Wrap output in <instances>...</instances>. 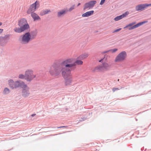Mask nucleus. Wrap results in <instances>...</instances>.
<instances>
[{"instance_id": "obj_1", "label": "nucleus", "mask_w": 151, "mask_h": 151, "mask_svg": "<svg viewBox=\"0 0 151 151\" xmlns=\"http://www.w3.org/2000/svg\"><path fill=\"white\" fill-rule=\"evenodd\" d=\"M62 62L58 61L53 63L50 67L49 70L50 74L54 77L59 76L63 71L65 70V63Z\"/></svg>"}, {"instance_id": "obj_2", "label": "nucleus", "mask_w": 151, "mask_h": 151, "mask_svg": "<svg viewBox=\"0 0 151 151\" xmlns=\"http://www.w3.org/2000/svg\"><path fill=\"white\" fill-rule=\"evenodd\" d=\"M80 59H78V57L76 59L73 58H68L64 61L63 63H65V67L69 68L71 70H74L76 68L77 65H81L83 62Z\"/></svg>"}, {"instance_id": "obj_3", "label": "nucleus", "mask_w": 151, "mask_h": 151, "mask_svg": "<svg viewBox=\"0 0 151 151\" xmlns=\"http://www.w3.org/2000/svg\"><path fill=\"white\" fill-rule=\"evenodd\" d=\"M71 69L69 68H65V71H62V75L65 80V86L71 85L73 81V77L71 74Z\"/></svg>"}, {"instance_id": "obj_4", "label": "nucleus", "mask_w": 151, "mask_h": 151, "mask_svg": "<svg viewBox=\"0 0 151 151\" xmlns=\"http://www.w3.org/2000/svg\"><path fill=\"white\" fill-rule=\"evenodd\" d=\"M32 40L30 37L29 32H27L24 35L20 36L19 41L22 44H27Z\"/></svg>"}, {"instance_id": "obj_5", "label": "nucleus", "mask_w": 151, "mask_h": 151, "mask_svg": "<svg viewBox=\"0 0 151 151\" xmlns=\"http://www.w3.org/2000/svg\"><path fill=\"white\" fill-rule=\"evenodd\" d=\"M8 84L10 88L12 89H16L24 85V82L20 81L14 82L13 79H10L8 80Z\"/></svg>"}, {"instance_id": "obj_6", "label": "nucleus", "mask_w": 151, "mask_h": 151, "mask_svg": "<svg viewBox=\"0 0 151 151\" xmlns=\"http://www.w3.org/2000/svg\"><path fill=\"white\" fill-rule=\"evenodd\" d=\"M39 6V1H36L35 3L30 5L27 11V13L29 14L32 12H34L36 11V9L38 8Z\"/></svg>"}, {"instance_id": "obj_7", "label": "nucleus", "mask_w": 151, "mask_h": 151, "mask_svg": "<svg viewBox=\"0 0 151 151\" xmlns=\"http://www.w3.org/2000/svg\"><path fill=\"white\" fill-rule=\"evenodd\" d=\"M127 56V54L125 51L121 52L116 57L115 62H122L124 60Z\"/></svg>"}, {"instance_id": "obj_8", "label": "nucleus", "mask_w": 151, "mask_h": 151, "mask_svg": "<svg viewBox=\"0 0 151 151\" xmlns=\"http://www.w3.org/2000/svg\"><path fill=\"white\" fill-rule=\"evenodd\" d=\"M19 27H16L14 29V31L18 33H21L29 28V26L28 23L19 26Z\"/></svg>"}, {"instance_id": "obj_9", "label": "nucleus", "mask_w": 151, "mask_h": 151, "mask_svg": "<svg viewBox=\"0 0 151 151\" xmlns=\"http://www.w3.org/2000/svg\"><path fill=\"white\" fill-rule=\"evenodd\" d=\"M22 88V95L23 96L26 97L28 96L30 94L29 91V88L27 85L24 82V85H23L20 87Z\"/></svg>"}, {"instance_id": "obj_10", "label": "nucleus", "mask_w": 151, "mask_h": 151, "mask_svg": "<svg viewBox=\"0 0 151 151\" xmlns=\"http://www.w3.org/2000/svg\"><path fill=\"white\" fill-rule=\"evenodd\" d=\"M26 78L25 80L27 81L30 82L35 78V75L33 74L32 72L29 70H28L25 72Z\"/></svg>"}, {"instance_id": "obj_11", "label": "nucleus", "mask_w": 151, "mask_h": 151, "mask_svg": "<svg viewBox=\"0 0 151 151\" xmlns=\"http://www.w3.org/2000/svg\"><path fill=\"white\" fill-rule=\"evenodd\" d=\"M135 23L136 22H134L131 23H129V24L127 25L126 26L124 27V28L125 29L126 28L128 27V29L129 30H131L141 26L139 22L137 24L134 25Z\"/></svg>"}, {"instance_id": "obj_12", "label": "nucleus", "mask_w": 151, "mask_h": 151, "mask_svg": "<svg viewBox=\"0 0 151 151\" xmlns=\"http://www.w3.org/2000/svg\"><path fill=\"white\" fill-rule=\"evenodd\" d=\"M108 67V65L106 63H102L101 65H99L96 67L93 70V72L96 71L97 70L98 71H101L104 69H106Z\"/></svg>"}, {"instance_id": "obj_13", "label": "nucleus", "mask_w": 151, "mask_h": 151, "mask_svg": "<svg viewBox=\"0 0 151 151\" xmlns=\"http://www.w3.org/2000/svg\"><path fill=\"white\" fill-rule=\"evenodd\" d=\"M150 6H151V4H141L136 6L135 7V9L137 11H141L144 10L146 7Z\"/></svg>"}, {"instance_id": "obj_14", "label": "nucleus", "mask_w": 151, "mask_h": 151, "mask_svg": "<svg viewBox=\"0 0 151 151\" xmlns=\"http://www.w3.org/2000/svg\"><path fill=\"white\" fill-rule=\"evenodd\" d=\"M128 14L129 12L127 11L126 12L122 15L117 16L115 17L114 20L116 21H118L126 17Z\"/></svg>"}, {"instance_id": "obj_15", "label": "nucleus", "mask_w": 151, "mask_h": 151, "mask_svg": "<svg viewBox=\"0 0 151 151\" xmlns=\"http://www.w3.org/2000/svg\"><path fill=\"white\" fill-rule=\"evenodd\" d=\"M10 35L7 34L4 37H0V41L6 43L7 42V40L9 39Z\"/></svg>"}, {"instance_id": "obj_16", "label": "nucleus", "mask_w": 151, "mask_h": 151, "mask_svg": "<svg viewBox=\"0 0 151 151\" xmlns=\"http://www.w3.org/2000/svg\"><path fill=\"white\" fill-rule=\"evenodd\" d=\"M68 12V10L67 9L62 10L58 12L57 17H61L65 14Z\"/></svg>"}, {"instance_id": "obj_17", "label": "nucleus", "mask_w": 151, "mask_h": 151, "mask_svg": "<svg viewBox=\"0 0 151 151\" xmlns=\"http://www.w3.org/2000/svg\"><path fill=\"white\" fill-rule=\"evenodd\" d=\"M29 33L30 34V37L32 40L36 37L37 33V30L35 29L32 30L30 32H29Z\"/></svg>"}, {"instance_id": "obj_18", "label": "nucleus", "mask_w": 151, "mask_h": 151, "mask_svg": "<svg viewBox=\"0 0 151 151\" xmlns=\"http://www.w3.org/2000/svg\"><path fill=\"white\" fill-rule=\"evenodd\" d=\"M31 14V16L33 18L34 21L38 20L40 19V17L35 13L32 12Z\"/></svg>"}, {"instance_id": "obj_19", "label": "nucleus", "mask_w": 151, "mask_h": 151, "mask_svg": "<svg viewBox=\"0 0 151 151\" xmlns=\"http://www.w3.org/2000/svg\"><path fill=\"white\" fill-rule=\"evenodd\" d=\"M94 12L93 10H91L87 12L82 14L83 17H87L92 15Z\"/></svg>"}, {"instance_id": "obj_20", "label": "nucleus", "mask_w": 151, "mask_h": 151, "mask_svg": "<svg viewBox=\"0 0 151 151\" xmlns=\"http://www.w3.org/2000/svg\"><path fill=\"white\" fill-rule=\"evenodd\" d=\"M28 23L27 20L25 18H22L18 20V25L19 26Z\"/></svg>"}, {"instance_id": "obj_21", "label": "nucleus", "mask_w": 151, "mask_h": 151, "mask_svg": "<svg viewBox=\"0 0 151 151\" xmlns=\"http://www.w3.org/2000/svg\"><path fill=\"white\" fill-rule=\"evenodd\" d=\"M88 56V55L87 54L85 53L83 54L78 57V59H80L81 60H83L87 57Z\"/></svg>"}, {"instance_id": "obj_22", "label": "nucleus", "mask_w": 151, "mask_h": 151, "mask_svg": "<svg viewBox=\"0 0 151 151\" xmlns=\"http://www.w3.org/2000/svg\"><path fill=\"white\" fill-rule=\"evenodd\" d=\"M96 2H97L96 0H92L88 2V3L91 8L94 6L95 5L96 3Z\"/></svg>"}, {"instance_id": "obj_23", "label": "nucleus", "mask_w": 151, "mask_h": 151, "mask_svg": "<svg viewBox=\"0 0 151 151\" xmlns=\"http://www.w3.org/2000/svg\"><path fill=\"white\" fill-rule=\"evenodd\" d=\"M50 11V10L46 9L45 10H43L40 13V14L41 16H43L47 14Z\"/></svg>"}, {"instance_id": "obj_24", "label": "nucleus", "mask_w": 151, "mask_h": 151, "mask_svg": "<svg viewBox=\"0 0 151 151\" xmlns=\"http://www.w3.org/2000/svg\"><path fill=\"white\" fill-rule=\"evenodd\" d=\"M91 8V7L90 6L88 2L84 4L83 9L84 10H85L86 9H87L88 8L90 9Z\"/></svg>"}, {"instance_id": "obj_25", "label": "nucleus", "mask_w": 151, "mask_h": 151, "mask_svg": "<svg viewBox=\"0 0 151 151\" xmlns=\"http://www.w3.org/2000/svg\"><path fill=\"white\" fill-rule=\"evenodd\" d=\"M9 89L7 88H5L3 91V93L4 94H7L10 93Z\"/></svg>"}, {"instance_id": "obj_26", "label": "nucleus", "mask_w": 151, "mask_h": 151, "mask_svg": "<svg viewBox=\"0 0 151 151\" xmlns=\"http://www.w3.org/2000/svg\"><path fill=\"white\" fill-rule=\"evenodd\" d=\"M26 78L25 73L24 75L22 74H20L19 75L18 78L20 79H25Z\"/></svg>"}, {"instance_id": "obj_27", "label": "nucleus", "mask_w": 151, "mask_h": 151, "mask_svg": "<svg viewBox=\"0 0 151 151\" xmlns=\"http://www.w3.org/2000/svg\"><path fill=\"white\" fill-rule=\"evenodd\" d=\"M110 50H111V51L112 53H114L116 51L118 50V49L117 48H114L110 49Z\"/></svg>"}, {"instance_id": "obj_28", "label": "nucleus", "mask_w": 151, "mask_h": 151, "mask_svg": "<svg viewBox=\"0 0 151 151\" xmlns=\"http://www.w3.org/2000/svg\"><path fill=\"white\" fill-rule=\"evenodd\" d=\"M75 5H73L71 7H70L69 9L68 10V11L70 12L73 10L74 8Z\"/></svg>"}, {"instance_id": "obj_29", "label": "nucleus", "mask_w": 151, "mask_h": 151, "mask_svg": "<svg viewBox=\"0 0 151 151\" xmlns=\"http://www.w3.org/2000/svg\"><path fill=\"white\" fill-rule=\"evenodd\" d=\"M122 29L121 28H119L117 29H116L114 30V31L113 32V33H115L119 31Z\"/></svg>"}, {"instance_id": "obj_30", "label": "nucleus", "mask_w": 151, "mask_h": 151, "mask_svg": "<svg viewBox=\"0 0 151 151\" xmlns=\"http://www.w3.org/2000/svg\"><path fill=\"white\" fill-rule=\"evenodd\" d=\"M86 119V118L84 117L83 118H81V119H80L79 120V121L82 122L83 121H84Z\"/></svg>"}, {"instance_id": "obj_31", "label": "nucleus", "mask_w": 151, "mask_h": 151, "mask_svg": "<svg viewBox=\"0 0 151 151\" xmlns=\"http://www.w3.org/2000/svg\"><path fill=\"white\" fill-rule=\"evenodd\" d=\"M106 0H101L100 3V5H102L105 2Z\"/></svg>"}, {"instance_id": "obj_32", "label": "nucleus", "mask_w": 151, "mask_h": 151, "mask_svg": "<svg viewBox=\"0 0 151 151\" xmlns=\"http://www.w3.org/2000/svg\"><path fill=\"white\" fill-rule=\"evenodd\" d=\"M119 89L118 88H113L112 89V91L113 92H114L116 91L119 90Z\"/></svg>"}, {"instance_id": "obj_33", "label": "nucleus", "mask_w": 151, "mask_h": 151, "mask_svg": "<svg viewBox=\"0 0 151 151\" xmlns=\"http://www.w3.org/2000/svg\"><path fill=\"white\" fill-rule=\"evenodd\" d=\"M110 51H111V50H110L104 51L102 52V53L103 54H105L106 53H107L108 52H109Z\"/></svg>"}, {"instance_id": "obj_34", "label": "nucleus", "mask_w": 151, "mask_h": 151, "mask_svg": "<svg viewBox=\"0 0 151 151\" xmlns=\"http://www.w3.org/2000/svg\"><path fill=\"white\" fill-rule=\"evenodd\" d=\"M104 58H102V59H100V60H99V62H102L103 60H104Z\"/></svg>"}, {"instance_id": "obj_35", "label": "nucleus", "mask_w": 151, "mask_h": 151, "mask_svg": "<svg viewBox=\"0 0 151 151\" xmlns=\"http://www.w3.org/2000/svg\"><path fill=\"white\" fill-rule=\"evenodd\" d=\"M142 22V24H145L147 22V21H143V22Z\"/></svg>"}, {"instance_id": "obj_36", "label": "nucleus", "mask_w": 151, "mask_h": 151, "mask_svg": "<svg viewBox=\"0 0 151 151\" xmlns=\"http://www.w3.org/2000/svg\"><path fill=\"white\" fill-rule=\"evenodd\" d=\"M3 30V29H0V34L1 33Z\"/></svg>"}, {"instance_id": "obj_37", "label": "nucleus", "mask_w": 151, "mask_h": 151, "mask_svg": "<svg viewBox=\"0 0 151 151\" xmlns=\"http://www.w3.org/2000/svg\"><path fill=\"white\" fill-rule=\"evenodd\" d=\"M66 126H61V127H58V128H63V127H65Z\"/></svg>"}, {"instance_id": "obj_38", "label": "nucleus", "mask_w": 151, "mask_h": 151, "mask_svg": "<svg viewBox=\"0 0 151 151\" xmlns=\"http://www.w3.org/2000/svg\"><path fill=\"white\" fill-rule=\"evenodd\" d=\"M35 115H36V114H32L31 115V116H32V117H34Z\"/></svg>"}, {"instance_id": "obj_39", "label": "nucleus", "mask_w": 151, "mask_h": 151, "mask_svg": "<svg viewBox=\"0 0 151 151\" xmlns=\"http://www.w3.org/2000/svg\"><path fill=\"white\" fill-rule=\"evenodd\" d=\"M139 22V23H140V25H143V24H142V22Z\"/></svg>"}, {"instance_id": "obj_40", "label": "nucleus", "mask_w": 151, "mask_h": 151, "mask_svg": "<svg viewBox=\"0 0 151 151\" xmlns=\"http://www.w3.org/2000/svg\"><path fill=\"white\" fill-rule=\"evenodd\" d=\"M81 4L80 3H78L77 4V6H78L81 5Z\"/></svg>"}, {"instance_id": "obj_41", "label": "nucleus", "mask_w": 151, "mask_h": 151, "mask_svg": "<svg viewBox=\"0 0 151 151\" xmlns=\"http://www.w3.org/2000/svg\"><path fill=\"white\" fill-rule=\"evenodd\" d=\"M144 149V147H143L141 148V150L143 151Z\"/></svg>"}, {"instance_id": "obj_42", "label": "nucleus", "mask_w": 151, "mask_h": 151, "mask_svg": "<svg viewBox=\"0 0 151 151\" xmlns=\"http://www.w3.org/2000/svg\"><path fill=\"white\" fill-rule=\"evenodd\" d=\"M2 24V23L1 22H0V26Z\"/></svg>"}]
</instances>
